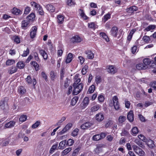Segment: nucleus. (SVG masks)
<instances>
[{"label": "nucleus", "mask_w": 156, "mask_h": 156, "mask_svg": "<svg viewBox=\"0 0 156 156\" xmlns=\"http://www.w3.org/2000/svg\"><path fill=\"white\" fill-rule=\"evenodd\" d=\"M80 76L79 74H76L74 77V83L73 84V94L76 95L82 90L83 85L82 83H79L81 81Z\"/></svg>", "instance_id": "obj_1"}, {"label": "nucleus", "mask_w": 156, "mask_h": 156, "mask_svg": "<svg viewBox=\"0 0 156 156\" xmlns=\"http://www.w3.org/2000/svg\"><path fill=\"white\" fill-rule=\"evenodd\" d=\"M111 103L109 104V105L111 107L114 106L115 109L119 112L121 111L119 103L118 101V99L117 96H115L112 98V100H110Z\"/></svg>", "instance_id": "obj_2"}, {"label": "nucleus", "mask_w": 156, "mask_h": 156, "mask_svg": "<svg viewBox=\"0 0 156 156\" xmlns=\"http://www.w3.org/2000/svg\"><path fill=\"white\" fill-rule=\"evenodd\" d=\"M133 148L135 152L140 156H144L145 155V152L136 145H133Z\"/></svg>", "instance_id": "obj_3"}, {"label": "nucleus", "mask_w": 156, "mask_h": 156, "mask_svg": "<svg viewBox=\"0 0 156 156\" xmlns=\"http://www.w3.org/2000/svg\"><path fill=\"white\" fill-rule=\"evenodd\" d=\"M37 28L35 26L32 27L30 30V36L31 38L33 39L36 37L37 32Z\"/></svg>", "instance_id": "obj_4"}, {"label": "nucleus", "mask_w": 156, "mask_h": 156, "mask_svg": "<svg viewBox=\"0 0 156 156\" xmlns=\"http://www.w3.org/2000/svg\"><path fill=\"white\" fill-rule=\"evenodd\" d=\"M118 29L115 26L113 27L110 31V34L114 37H116L117 35Z\"/></svg>", "instance_id": "obj_5"}, {"label": "nucleus", "mask_w": 156, "mask_h": 156, "mask_svg": "<svg viewBox=\"0 0 156 156\" xmlns=\"http://www.w3.org/2000/svg\"><path fill=\"white\" fill-rule=\"evenodd\" d=\"M89 102V98L88 97H85L81 103V105L82 109H84L86 108L88 105Z\"/></svg>", "instance_id": "obj_6"}, {"label": "nucleus", "mask_w": 156, "mask_h": 156, "mask_svg": "<svg viewBox=\"0 0 156 156\" xmlns=\"http://www.w3.org/2000/svg\"><path fill=\"white\" fill-rule=\"evenodd\" d=\"M26 80L28 84H30L33 83L34 86L36 84L37 81L35 79H33L32 80L30 76H28L27 77L26 79Z\"/></svg>", "instance_id": "obj_7"}, {"label": "nucleus", "mask_w": 156, "mask_h": 156, "mask_svg": "<svg viewBox=\"0 0 156 156\" xmlns=\"http://www.w3.org/2000/svg\"><path fill=\"white\" fill-rule=\"evenodd\" d=\"M104 115L103 113L100 112L96 114L95 115V119L98 122L102 121L104 119Z\"/></svg>", "instance_id": "obj_8"}, {"label": "nucleus", "mask_w": 156, "mask_h": 156, "mask_svg": "<svg viewBox=\"0 0 156 156\" xmlns=\"http://www.w3.org/2000/svg\"><path fill=\"white\" fill-rule=\"evenodd\" d=\"M107 71L108 73L114 74L117 71V69L114 66H110L107 68Z\"/></svg>", "instance_id": "obj_9"}, {"label": "nucleus", "mask_w": 156, "mask_h": 156, "mask_svg": "<svg viewBox=\"0 0 156 156\" xmlns=\"http://www.w3.org/2000/svg\"><path fill=\"white\" fill-rule=\"evenodd\" d=\"M82 41V39L79 36L76 35L73 37L71 39V41L73 43H79Z\"/></svg>", "instance_id": "obj_10"}, {"label": "nucleus", "mask_w": 156, "mask_h": 156, "mask_svg": "<svg viewBox=\"0 0 156 156\" xmlns=\"http://www.w3.org/2000/svg\"><path fill=\"white\" fill-rule=\"evenodd\" d=\"M72 124L71 123H68L66 125L65 127L60 132V133L61 134H62L65 133L69 129L72 127Z\"/></svg>", "instance_id": "obj_11"}, {"label": "nucleus", "mask_w": 156, "mask_h": 156, "mask_svg": "<svg viewBox=\"0 0 156 156\" xmlns=\"http://www.w3.org/2000/svg\"><path fill=\"white\" fill-rule=\"evenodd\" d=\"M15 122L14 121H10L7 123L4 126V128H10L14 126L15 124Z\"/></svg>", "instance_id": "obj_12"}, {"label": "nucleus", "mask_w": 156, "mask_h": 156, "mask_svg": "<svg viewBox=\"0 0 156 156\" xmlns=\"http://www.w3.org/2000/svg\"><path fill=\"white\" fill-rule=\"evenodd\" d=\"M35 17V15L33 13H32L28 16L26 18L27 20L30 23L32 22L34 20Z\"/></svg>", "instance_id": "obj_13"}, {"label": "nucleus", "mask_w": 156, "mask_h": 156, "mask_svg": "<svg viewBox=\"0 0 156 156\" xmlns=\"http://www.w3.org/2000/svg\"><path fill=\"white\" fill-rule=\"evenodd\" d=\"M30 23L27 20L22 21L21 22V26L22 29L24 30L26 29L28 27Z\"/></svg>", "instance_id": "obj_14"}, {"label": "nucleus", "mask_w": 156, "mask_h": 156, "mask_svg": "<svg viewBox=\"0 0 156 156\" xmlns=\"http://www.w3.org/2000/svg\"><path fill=\"white\" fill-rule=\"evenodd\" d=\"M45 7L47 10L50 12H53L55 11V7L51 4H48Z\"/></svg>", "instance_id": "obj_15"}, {"label": "nucleus", "mask_w": 156, "mask_h": 156, "mask_svg": "<svg viewBox=\"0 0 156 156\" xmlns=\"http://www.w3.org/2000/svg\"><path fill=\"white\" fill-rule=\"evenodd\" d=\"M127 118L128 119L130 122H132L134 119L133 112L132 111H130L128 113Z\"/></svg>", "instance_id": "obj_16"}, {"label": "nucleus", "mask_w": 156, "mask_h": 156, "mask_svg": "<svg viewBox=\"0 0 156 156\" xmlns=\"http://www.w3.org/2000/svg\"><path fill=\"white\" fill-rule=\"evenodd\" d=\"M39 52L41 55L43 57L44 59L46 60L48 58V55L46 51L43 49H41L39 50Z\"/></svg>", "instance_id": "obj_17"}, {"label": "nucleus", "mask_w": 156, "mask_h": 156, "mask_svg": "<svg viewBox=\"0 0 156 156\" xmlns=\"http://www.w3.org/2000/svg\"><path fill=\"white\" fill-rule=\"evenodd\" d=\"M137 9V7L136 6H133L127 9H126V11L129 13H132L134 12L135 11H136Z\"/></svg>", "instance_id": "obj_18"}, {"label": "nucleus", "mask_w": 156, "mask_h": 156, "mask_svg": "<svg viewBox=\"0 0 156 156\" xmlns=\"http://www.w3.org/2000/svg\"><path fill=\"white\" fill-rule=\"evenodd\" d=\"M92 125V123L90 122H86L81 125V128L82 129H85L90 128Z\"/></svg>", "instance_id": "obj_19"}, {"label": "nucleus", "mask_w": 156, "mask_h": 156, "mask_svg": "<svg viewBox=\"0 0 156 156\" xmlns=\"http://www.w3.org/2000/svg\"><path fill=\"white\" fill-rule=\"evenodd\" d=\"M50 76L52 80H55L58 77L57 74L54 71H51L50 73Z\"/></svg>", "instance_id": "obj_20"}, {"label": "nucleus", "mask_w": 156, "mask_h": 156, "mask_svg": "<svg viewBox=\"0 0 156 156\" xmlns=\"http://www.w3.org/2000/svg\"><path fill=\"white\" fill-rule=\"evenodd\" d=\"M12 12L16 15H19L23 13V12L22 10H21L16 8H14L12 10Z\"/></svg>", "instance_id": "obj_21"}, {"label": "nucleus", "mask_w": 156, "mask_h": 156, "mask_svg": "<svg viewBox=\"0 0 156 156\" xmlns=\"http://www.w3.org/2000/svg\"><path fill=\"white\" fill-rule=\"evenodd\" d=\"M139 132L138 129L136 127H133L131 129V134L134 136H135L138 134Z\"/></svg>", "instance_id": "obj_22"}, {"label": "nucleus", "mask_w": 156, "mask_h": 156, "mask_svg": "<svg viewBox=\"0 0 156 156\" xmlns=\"http://www.w3.org/2000/svg\"><path fill=\"white\" fill-rule=\"evenodd\" d=\"M25 66V64L22 61H19L16 64L17 68L20 69H23Z\"/></svg>", "instance_id": "obj_23"}, {"label": "nucleus", "mask_w": 156, "mask_h": 156, "mask_svg": "<svg viewBox=\"0 0 156 156\" xmlns=\"http://www.w3.org/2000/svg\"><path fill=\"white\" fill-rule=\"evenodd\" d=\"M30 64L34 68L36 71H37L39 69V65L36 62L32 61L30 62Z\"/></svg>", "instance_id": "obj_24"}, {"label": "nucleus", "mask_w": 156, "mask_h": 156, "mask_svg": "<svg viewBox=\"0 0 156 156\" xmlns=\"http://www.w3.org/2000/svg\"><path fill=\"white\" fill-rule=\"evenodd\" d=\"M86 54L87 55V57L88 59H92L94 58V54L90 51H86Z\"/></svg>", "instance_id": "obj_25"}, {"label": "nucleus", "mask_w": 156, "mask_h": 156, "mask_svg": "<svg viewBox=\"0 0 156 156\" xmlns=\"http://www.w3.org/2000/svg\"><path fill=\"white\" fill-rule=\"evenodd\" d=\"M100 107L101 106L100 105L96 104L91 107L90 108V111L92 112H96L99 109Z\"/></svg>", "instance_id": "obj_26"}, {"label": "nucleus", "mask_w": 156, "mask_h": 156, "mask_svg": "<svg viewBox=\"0 0 156 156\" xmlns=\"http://www.w3.org/2000/svg\"><path fill=\"white\" fill-rule=\"evenodd\" d=\"M18 92L19 94L22 95L25 93L26 90L23 87L20 86L18 88Z\"/></svg>", "instance_id": "obj_27"}, {"label": "nucleus", "mask_w": 156, "mask_h": 156, "mask_svg": "<svg viewBox=\"0 0 156 156\" xmlns=\"http://www.w3.org/2000/svg\"><path fill=\"white\" fill-rule=\"evenodd\" d=\"M146 143L148 146L150 148H153L155 146L154 141L150 139L147 140V142Z\"/></svg>", "instance_id": "obj_28"}, {"label": "nucleus", "mask_w": 156, "mask_h": 156, "mask_svg": "<svg viewBox=\"0 0 156 156\" xmlns=\"http://www.w3.org/2000/svg\"><path fill=\"white\" fill-rule=\"evenodd\" d=\"M66 140H63L61 141L59 144L58 148L59 149H63L65 147V145L66 144Z\"/></svg>", "instance_id": "obj_29"}, {"label": "nucleus", "mask_w": 156, "mask_h": 156, "mask_svg": "<svg viewBox=\"0 0 156 156\" xmlns=\"http://www.w3.org/2000/svg\"><path fill=\"white\" fill-rule=\"evenodd\" d=\"M102 150V146L100 145H98L96 147L94 150V152L97 153L98 154Z\"/></svg>", "instance_id": "obj_30"}, {"label": "nucleus", "mask_w": 156, "mask_h": 156, "mask_svg": "<svg viewBox=\"0 0 156 156\" xmlns=\"http://www.w3.org/2000/svg\"><path fill=\"white\" fill-rule=\"evenodd\" d=\"M100 36L103 38L106 41H109V39L106 34L104 32H101L100 33Z\"/></svg>", "instance_id": "obj_31"}, {"label": "nucleus", "mask_w": 156, "mask_h": 156, "mask_svg": "<svg viewBox=\"0 0 156 156\" xmlns=\"http://www.w3.org/2000/svg\"><path fill=\"white\" fill-rule=\"evenodd\" d=\"M73 59V55L71 53H69L67 57L66 60V62L67 63H70Z\"/></svg>", "instance_id": "obj_32"}, {"label": "nucleus", "mask_w": 156, "mask_h": 156, "mask_svg": "<svg viewBox=\"0 0 156 156\" xmlns=\"http://www.w3.org/2000/svg\"><path fill=\"white\" fill-rule=\"evenodd\" d=\"M136 67L137 69L141 70L142 69H145L146 67L145 66H144L142 63L137 64L136 66Z\"/></svg>", "instance_id": "obj_33"}, {"label": "nucleus", "mask_w": 156, "mask_h": 156, "mask_svg": "<svg viewBox=\"0 0 156 156\" xmlns=\"http://www.w3.org/2000/svg\"><path fill=\"white\" fill-rule=\"evenodd\" d=\"M57 21L58 23L60 24H62L63 23L64 21V17L61 15H58L57 16Z\"/></svg>", "instance_id": "obj_34"}, {"label": "nucleus", "mask_w": 156, "mask_h": 156, "mask_svg": "<svg viewBox=\"0 0 156 156\" xmlns=\"http://www.w3.org/2000/svg\"><path fill=\"white\" fill-rule=\"evenodd\" d=\"M78 100V98L77 96L74 97L72 99L71 104L73 105H74L77 103Z\"/></svg>", "instance_id": "obj_35"}, {"label": "nucleus", "mask_w": 156, "mask_h": 156, "mask_svg": "<svg viewBox=\"0 0 156 156\" xmlns=\"http://www.w3.org/2000/svg\"><path fill=\"white\" fill-rule=\"evenodd\" d=\"M111 14L108 13L105 15L103 19V22L105 23L108 19H110L111 18Z\"/></svg>", "instance_id": "obj_36"}, {"label": "nucleus", "mask_w": 156, "mask_h": 156, "mask_svg": "<svg viewBox=\"0 0 156 156\" xmlns=\"http://www.w3.org/2000/svg\"><path fill=\"white\" fill-rule=\"evenodd\" d=\"M95 85H92L91 86L89 87L88 90L87 92L89 94H91L93 93L95 90Z\"/></svg>", "instance_id": "obj_37"}, {"label": "nucleus", "mask_w": 156, "mask_h": 156, "mask_svg": "<svg viewBox=\"0 0 156 156\" xmlns=\"http://www.w3.org/2000/svg\"><path fill=\"white\" fill-rule=\"evenodd\" d=\"M156 26L154 25H151L148 26L145 29L144 31H148L152 30L155 28Z\"/></svg>", "instance_id": "obj_38"}, {"label": "nucleus", "mask_w": 156, "mask_h": 156, "mask_svg": "<svg viewBox=\"0 0 156 156\" xmlns=\"http://www.w3.org/2000/svg\"><path fill=\"white\" fill-rule=\"evenodd\" d=\"M9 142V141L3 139L1 142L0 141V144L2 147L5 146L8 144Z\"/></svg>", "instance_id": "obj_39"}, {"label": "nucleus", "mask_w": 156, "mask_h": 156, "mask_svg": "<svg viewBox=\"0 0 156 156\" xmlns=\"http://www.w3.org/2000/svg\"><path fill=\"white\" fill-rule=\"evenodd\" d=\"M72 148L71 147H68L66 149L63 151L62 153V155L64 156L70 152Z\"/></svg>", "instance_id": "obj_40"}, {"label": "nucleus", "mask_w": 156, "mask_h": 156, "mask_svg": "<svg viewBox=\"0 0 156 156\" xmlns=\"http://www.w3.org/2000/svg\"><path fill=\"white\" fill-rule=\"evenodd\" d=\"M30 4L31 6L34 7L35 8V9L36 10L38 9L39 7L41 6L39 4L34 2H31Z\"/></svg>", "instance_id": "obj_41"}, {"label": "nucleus", "mask_w": 156, "mask_h": 156, "mask_svg": "<svg viewBox=\"0 0 156 156\" xmlns=\"http://www.w3.org/2000/svg\"><path fill=\"white\" fill-rule=\"evenodd\" d=\"M80 13L81 17L84 19L85 20H87L88 18L87 17L83 11V10L80 9Z\"/></svg>", "instance_id": "obj_42"}, {"label": "nucleus", "mask_w": 156, "mask_h": 156, "mask_svg": "<svg viewBox=\"0 0 156 156\" xmlns=\"http://www.w3.org/2000/svg\"><path fill=\"white\" fill-rule=\"evenodd\" d=\"M58 146V144L57 143L53 145L50 150V153L51 154L57 148Z\"/></svg>", "instance_id": "obj_43"}, {"label": "nucleus", "mask_w": 156, "mask_h": 156, "mask_svg": "<svg viewBox=\"0 0 156 156\" xmlns=\"http://www.w3.org/2000/svg\"><path fill=\"white\" fill-rule=\"evenodd\" d=\"M15 63V61L13 59H9L6 62V65L7 66H10L13 65Z\"/></svg>", "instance_id": "obj_44"}, {"label": "nucleus", "mask_w": 156, "mask_h": 156, "mask_svg": "<svg viewBox=\"0 0 156 156\" xmlns=\"http://www.w3.org/2000/svg\"><path fill=\"white\" fill-rule=\"evenodd\" d=\"M66 3L69 6H74L76 4L74 0H67Z\"/></svg>", "instance_id": "obj_45"}, {"label": "nucleus", "mask_w": 156, "mask_h": 156, "mask_svg": "<svg viewBox=\"0 0 156 156\" xmlns=\"http://www.w3.org/2000/svg\"><path fill=\"white\" fill-rule=\"evenodd\" d=\"M27 119V116L25 115H23L20 116V117L19 118V120L20 122H23L26 121Z\"/></svg>", "instance_id": "obj_46"}, {"label": "nucleus", "mask_w": 156, "mask_h": 156, "mask_svg": "<svg viewBox=\"0 0 156 156\" xmlns=\"http://www.w3.org/2000/svg\"><path fill=\"white\" fill-rule=\"evenodd\" d=\"M17 68L15 66H12L9 71V72L10 74H12L16 72Z\"/></svg>", "instance_id": "obj_47"}, {"label": "nucleus", "mask_w": 156, "mask_h": 156, "mask_svg": "<svg viewBox=\"0 0 156 156\" xmlns=\"http://www.w3.org/2000/svg\"><path fill=\"white\" fill-rule=\"evenodd\" d=\"M88 69V66L87 65H85L83 67L82 71L81 73L83 75L85 74L87 72V70Z\"/></svg>", "instance_id": "obj_48"}, {"label": "nucleus", "mask_w": 156, "mask_h": 156, "mask_svg": "<svg viewBox=\"0 0 156 156\" xmlns=\"http://www.w3.org/2000/svg\"><path fill=\"white\" fill-rule=\"evenodd\" d=\"M88 26L89 28L93 29L94 30L97 27V25L93 22L88 23Z\"/></svg>", "instance_id": "obj_49"}, {"label": "nucleus", "mask_w": 156, "mask_h": 156, "mask_svg": "<svg viewBox=\"0 0 156 156\" xmlns=\"http://www.w3.org/2000/svg\"><path fill=\"white\" fill-rule=\"evenodd\" d=\"M126 120V117L125 116L121 115L120 116L119 118V122L120 123H122Z\"/></svg>", "instance_id": "obj_50"}, {"label": "nucleus", "mask_w": 156, "mask_h": 156, "mask_svg": "<svg viewBox=\"0 0 156 156\" xmlns=\"http://www.w3.org/2000/svg\"><path fill=\"white\" fill-rule=\"evenodd\" d=\"M143 62L144 64L147 66L150 64L151 62V60L148 58H145L143 59Z\"/></svg>", "instance_id": "obj_51"}, {"label": "nucleus", "mask_w": 156, "mask_h": 156, "mask_svg": "<svg viewBox=\"0 0 156 156\" xmlns=\"http://www.w3.org/2000/svg\"><path fill=\"white\" fill-rule=\"evenodd\" d=\"M138 138L141 140L143 141L144 142H146L147 141V139H146V137L143 135L140 134L138 135Z\"/></svg>", "instance_id": "obj_52"}, {"label": "nucleus", "mask_w": 156, "mask_h": 156, "mask_svg": "<svg viewBox=\"0 0 156 156\" xmlns=\"http://www.w3.org/2000/svg\"><path fill=\"white\" fill-rule=\"evenodd\" d=\"M79 131V129L77 128L75 129L71 133V135L73 136H77Z\"/></svg>", "instance_id": "obj_53"}, {"label": "nucleus", "mask_w": 156, "mask_h": 156, "mask_svg": "<svg viewBox=\"0 0 156 156\" xmlns=\"http://www.w3.org/2000/svg\"><path fill=\"white\" fill-rule=\"evenodd\" d=\"M98 99L100 103H102L104 102L105 98L102 95H100L98 97Z\"/></svg>", "instance_id": "obj_54"}, {"label": "nucleus", "mask_w": 156, "mask_h": 156, "mask_svg": "<svg viewBox=\"0 0 156 156\" xmlns=\"http://www.w3.org/2000/svg\"><path fill=\"white\" fill-rule=\"evenodd\" d=\"M31 11L30 8L28 6L25 7L24 12V14H28Z\"/></svg>", "instance_id": "obj_55"}, {"label": "nucleus", "mask_w": 156, "mask_h": 156, "mask_svg": "<svg viewBox=\"0 0 156 156\" xmlns=\"http://www.w3.org/2000/svg\"><path fill=\"white\" fill-rule=\"evenodd\" d=\"M134 142L141 147H142L143 146L142 142L139 141L138 139H135Z\"/></svg>", "instance_id": "obj_56"}, {"label": "nucleus", "mask_w": 156, "mask_h": 156, "mask_svg": "<svg viewBox=\"0 0 156 156\" xmlns=\"http://www.w3.org/2000/svg\"><path fill=\"white\" fill-rule=\"evenodd\" d=\"M66 119V118L65 117H62L61 119L56 124L57 125L60 126L61 123L63 122Z\"/></svg>", "instance_id": "obj_57"}, {"label": "nucleus", "mask_w": 156, "mask_h": 156, "mask_svg": "<svg viewBox=\"0 0 156 156\" xmlns=\"http://www.w3.org/2000/svg\"><path fill=\"white\" fill-rule=\"evenodd\" d=\"M80 150V147H78L76 148V149H75L73 151V156H76L78 154V152H79Z\"/></svg>", "instance_id": "obj_58"}, {"label": "nucleus", "mask_w": 156, "mask_h": 156, "mask_svg": "<svg viewBox=\"0 0 156 156\" xmlns=\"http://www.w3.org/2000/svg\"><path fill=\"white\" fill-rule=\"evenodd\" d=\"M41 122L39 121H37L32 126V128L33 129H35L38 127L40 124Z\"/></svg>", "instance_id": "obj_59"}, {"label": "nucleus", "mask_w": 156, "mask_h": 156, "mask_svg": "<svg viewBox=\"0 0 156 156\" xmlns=\"http://www.w3.org/2000/svg\"><path fill=\"white\" fill-rule=\"evenodd\" d=\"M92 139L94 140H99L101 139L100 136L99 134L95 135L93 136Z\"/></svg>", "instance_id": "obj_60"}, {"label": "nucleus", "mask_w": 156, "mask_h": 156, "mask_svg": "<svg viewBox=\"0 0 156 156\" xmlns=\"http://www.w3.org/2000/svg\"><path fill=\"white\" fill-rule=\"evenodd\" d=\"M74 143V140L70 139L67 140L66 144L68 146H71Z\"/></svg>", "instance_id": "obj_61"}, {"label": "nucleus", "mask_w": 156, "mask_h": 156, "mask_svg": "<svg viewBox=\"0 0 156 156\" xmlns=\"http://www.w3.org/2000/svg\"><path fill=\"white\" fill-rule=\"evenodd\" d=\"M34 56L35 60L38 62H40V60L38 57V54L37 52H35L34 53Z\"/></svg>", "instance_id": "obj_62"}, {"label": "nucleus", "mask_w": 156, "mask_h": 156, "mask_svg": "<svg viewBox=\"0 0 156 156\" xmlns=\"http://www.w3.org/2000/svg\"><path fill=\"white\" fill-rule=\"evenodd\" d=\"M30 52V50L29 49L27 48L26 50L23 51V54L22 55V56L23 57H26L28 54H29Z\"/></svg>", "instance_id": "obj_63"}, {"label": "nucleus", "mask_w": 156, "mask_h": 156, "mask_svg": "<svg viewBox=\"0 0 156 156\" xmlns=\"http://www.w3.org/2000/svg\"><path fill=\"white\" fill-rule=\"evenodd\" d=\"M14 41L17 44H19L20 43V37L17 36H15L13 39Z\"/></svg>", "instance_id": "obj_64"}]
</instances>
